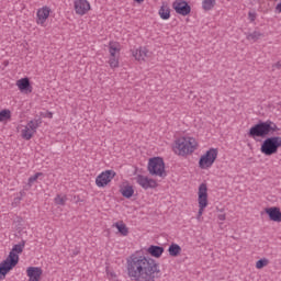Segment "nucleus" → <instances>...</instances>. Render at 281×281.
<instances>
[{"mask_svg":"<svg viewBox=\"0 0 281 281\" xmlns=\"http://www.w3.org/2000/svg\"><path fill=\"white\" fill-rule=\"evenodd\" d=\"M126 271L132 281H155L161 278L159 263L144 255H132L126 259Z\"/></svg>","mask_w":281,"mask_h":281,"instance_id":"nucleus-1","label":"nucleus"},{"mask_svg":"<svg viewBox=\"0 0 281 281\" xmlns=\"http://www.w3.org/2000/svg\"><path fill=\"white\" fill-rule=\"evenodd\" d=\"M280 128L273 121L260 122L249 130V137H267V135H274Z\"/></svg>","mask_w":281,"mask_h":281,"instance_id":"nucleus-2","label":"nucleus"},{"mask_svg":"<svg viewBox=\"0 0 281 281\" xmlns=\"http://www.w3.org/2000/svg\"><path fill=\"white\" fill-rule=\"evenodd\" d=\"M196 150V139L192 137H181L176 140V153L178 155H192Z\"/></svg>","mask_w":281,"mask_h":281,"instance_id":"nucleus-3","label":"nucleus"},{"mask_svg":"<svg viewBox=\"0 0 281 281\" xmlns=\"http://www.w3.org/2000/svg\"><path fill=\"white\" fill-rule=\"evenodd\" d=\"M278 148H281V137L271 136L263 140L260 150L262 155H266V157H271V155H276V153H278Z\"/></svg>","mask_w":281,"mask_h":281,"instance_id":"nucleus-4","label":"nucleus"},{"mask_svg":"<svg viewBox=\"0 0 281 281\" xmlns=\"http://www.w3.org/2000/svg\"><path fill=\"white\" fill-rule=\"evenodd\" d=\"M148 172L153 177H166V164L164 162V158H150L148 161Z\"/></svg>","mask_w":281,"mask_h":281,"instance_id":"nucleus-5","label":"nucleus"},{"mask_svg":"<svg viewBox=\"0 0 281 281\" xmlns=\"http://www.w3.org/2000/svg\"><path fill=\"white\" fill-rule=\"evenodd\" d=\"M216 157H218V150L211 148L206 151V155H203L200 158L199 166L202 170H205L207 168H212L214 165V161H216Z\"/></svg>","mask_w":281,"mask_h":281,"instance_id":"nucleus-6","label":"nucleus"},{"mask_svg":"<svg viewBox=\"0 0 281 281\" xmlns=\"http://www.w3.org/2000/svg\"><path fill=\"white\" fill-rule=\"evenodd\" d=\"M16 265H19V255L9 254V257L0 263V276H5Z\"/></svg>","mask_w":281,"mask_h":281,"instance_id":"nucleus-7","label":"nucleus"},{"mask_svg":"<svg viewBox=\"0 0 281 281\" xmlns=\"http://www.w3.org/2000/svg\"><path fill=\"white\" fill-rule=\"evenodd\" d=\"M199 216H203V210L207 207V184L202 183L199 187Z\"/></svg>","mask_w":281,"mask_h":281,"instance_id":"nucleus-8","label":"nucleus"},{"mask_svg":"<svg viewBox=\"0 0 281 281\" xmlns=\"http://www.w3.org/2000/svg\"><path fill=\"white\" fill-rule=\"evenodd\" d=\"M115 177V171L113 170H106L103 171L101 175H99L95 179V184L98 188H104L105 186H109L111 183V180H113Z\"/></svg>","mask_w":281,"mask_h":281,"instance_id":"nucleus-9","label":"nucleus"},{"mask_svg":"<svg viewBox=\"0 0 281 281\" xmlns=\"http://www.w3.org/2000/svg\"><path fill=\"white\" fill-rule=\"evenodd\" d=\"M135 180H136V183H138V186H140V188H143L144 190H150L153 188H157V181L148 177H145L143 175H138L135 178Z\"/></svg>","mask_w":281,"mask_h":281,"instance_id":"nucleus-10","label":"nucleus"},{"mask_svg":"<svg viewBox=\"0 0 281 281\" xmlns=\"http://www.w3.org/2000/svg\"><path fill=\"white\" fill-rule=\"evenodd\" d=\"M75 12L79 14V16H85L91 10V4L87 0H75Z\"/></svg>","mask_w":281,"mask_h":281,"instance_id":"nucleus-11","label":"nucleus"},{"mask_svg":"<svg viewBox=\"0 0 281 281\" xmlns=\"http://www.w3.org/2000/svg\"><path fill=\"white\" fill-rule=\"evenodd\" d=\"M173 10H176L177 14H181L182 16H188L191 12V8L188 5V2L183 0H176L172 4Z\"/></svg>","mask_w":281,"mask_h":281,"instance_id":"nucleus-12","label":"nucleus"},{"mask_svg":"<svg viewBox=\"0 0 281 281\" xmlns=\"http://www.w3.org/2000/svg\"><path fill=\"white\" fill-rule=\"evenodd\" d=\"M26 276L29 281H41V277L43 276V269L38 267H29L26 269Z\"/></svg>","mask_w":281,"mask_h":281,"instance_id":"nucleus-13","label":"nucleus"},{"mask_svg":"<svg viewBox=\"0 0 281 281\" xmlns=\"http://www.w3.org/2000/svg\"><path fill=\"white\" fill-rule=\"evenodd\" d=\"M52 12V9L49 7H43L37 10V24L38 25H45V21L49 19V13Z\"/></svg>","mask_w":281,"mask_h":281,"instance_id":"nucleus-14","label":"nucleus"},{"mask_svg":"<svg viewBox=\"0 0 281 281\" xmlns=\"http://www.w3.org/2000/svg\"><path fill=\"white\" fill-rule=\"evenodd\" d=\"M266 214H268L270 221L274 223H281V212L278 207L266 209Z\"/></svg>","mask_w":281,"mask_h":281,"instance_id":"nucleus-15","label":"nucleus"},{"mask_svg":"<svg viewBox=\"0 0 281 281\" xmlns=\"http://www.w3.org/2000/svg\"><path fill=\"white\" fill-rule=\"evenodd\" d=\"M132 56H134L135 60L138 61L146 60V58H148V49H146L145 47L136 48L132 50Z\"/></svg>","mask_w":281,"mask_h":281,"instance_id":"nucleus-16","label":"nucleus"},{"mask_svg":"<svg viewBox=\"0 0 281 281\" xmlns=\"http://www.w3.org/2000/svg\"><path fill=\"white\" fill-rule=\"evenodd\" d=\"M147 254L153 258H161L164 256V247L151 245L146 249Z\"/></svg>","mask_w":281,"mask_h":281,"instance_id":"nucleus-17","label":"nucleus"},{"mask_svg":"<svg viewBox=\"0 0 281 281\" xmlns=\"http://www.w3.org/2000/svg\"><path fill=\"white\" fill-rule=\"evenodd\" d=\"M110 57H120V43L111 42L109 44Z\"/></svg>","mask_w":281,"mask_h":281,"instance_id":"nucleus-18","label":"nucleus"},{"mask_svg":"<svg viewBox=\"0 0 281 281\" xmlns=\"http://www.w3.org/2000/svg\"><path fill=\"white\" fill-rule=\"evenodd\" d=\"M158 13L160 19H164V21H168V19H170V8L168 4H162Z\"/></svg>","mask_w":281,"mask_h":281,"instance_id":"nucleus-19","label":"nucleus"},{"mask_svg":"<svg viewBox=\"0 0 281 281\" xmlns=\"http://www.w3.org/2000/svg\"><path fill=\"white\" fill-rule=\"evenodd\" d=\"M168 254L172 258H177V256L181 254V246H179L178 244H171L168 248Z\"/></svg>","mask_w":281,"mask_h":281,"instance_id":"nucleus-20","label":"nucleus"},{"mask_svg":"<svg viewBox=\"0 0 281 281\" xmlns=\"http://www.w3.org/2000/svg\"><path fill=\"white\" fill-rule=\"evenodd\" d=\"M16 87L20 89V91H27V89H30V79L22 78V79L18 80Z\"/></svg>","mask_w":281,"mask_h":281,"instance_id":"nucleus-21","label":"nucleus"},{"mask_svg":"<svg viewBox=\"0 0 281 281\" xmlns=\"http://www.w3.org/2000/svg\"><path fill=\"white\" fill-rule=\"evenodd\" d=\"M113 227H116V229L121 233V236H128V227H126L124 222H116L113 224Z\"/></svg>","mask_w":281,"mask_h":281,"instance_id":"nucleus-22","label":"nucleus"},{"mask_svg":"<svg viewBox=\"0 0 281 281\" xmlns=\"http://www.w3.org/2000/svg\"><path fill=\"white\" fill-rule=\"evenodd\" d=\"M121 194L125 199H131V196H133V194H135V190L131 186H125L121 189Z\"/></svg>","mask_w":281,"mask_h":281,"instance_id":"nucleus-23","label":"nucleus"},{"mask_svg":"<svg viewBox=\"0 0 281 281\" xmlns=\"http://www.w3.org/2000/svg\"><path fill=\"white\" fill-rule=\"evenodd\" d=\"M23 249H25V240L14 245L10 254H13V256H19V254H23Z\"/></svg>","mask_w":281,"mask_h":281,"instance_id":"nucleus-24","label":"nucleus"},{"mask_svg":"<svg viewBox=\"0 0 281 281\" xmlns=\"http://www.w3.org/2000/svg\"><path fill=\"white\" fill-rule=\"evenodd\" d=\"M262 33L255 31L252 33H248L246 38L247 41H251L252 43H256V41H260V38H262Z\"/></svg>","mask_w":281,"mask_h":281,"instance_id":"nucleus-25","label":"nucleus"},{"mask_svg":"<svg viewBox=\"0 0 281 281\" xmlns=\"http://www.w3.org/2000/svg\"><path fill=\"white\" fill-rule=\"evenodd\" d=\"M216 5V0H203L202 1V8L206 12L212 10Z\"/></svg>","mask_w":281,"mask_h":281,"instance_id":"nucleus-26","label":"nucleus"},{"mask_svg":"<svg viewBox=\"0 0 281 281\" xmlns=\"http://www.w3.org/2000/svg\"><path fill=\"white\" fill-rule=\"evenodd\" d=\"M22 137H23V139L30 140L31 137H34V132L32 130H30L26 125L22 130Z\"/></svg>","mask_w":281,"mask_h":281,"instance_id":"nucleus-27","label":"nucleus"},{"mask_svg":"<svg viewBox=\"0 0 281 281\" xmlns=\"http://www.w3.org/2000/svg\"><path fill=\"white\" fill-rule=\"evenodd\" d=\"M41 126V121L38 120H33L30 121L26 125L33 133H36V130Z\"/></svg>","mask_w":281,"mask_h":281,"instance_id":"nucleus-28","label":"nucleus"},{"mask_svg":"<svg viewBox=\"0 0 281 281\" xmlns=\"http://www.w3.org/2000/svg\"><path fill=\"white\" fill-rule=\"evenodd\" d=\"M109 65L111 69H115L120 67V57H110Z\"/></svg>","mask_w":281,"mask_h":281,"instance_id":"nucleus-29","label":"nucleus"},{"mask_svg":"<svg viewBox=\"0 0 281 281\" xmlns=\"http://www.w3.org/2000/svg\"><path fill=\"white\" fill-rule=\"evenodd\" d=\"M55 203L56 205H65L67 203V195H56Z\"/></svg>","mask_w":281,"mask_h":281,"instance_id":"nucleus-30","label":"nucleus"},{"mask_svg":"<svg viewBox=\"0 0 281 281\" xmlns=\"http://www.w3.org/2000/svg\"><path fill=\"white\" fill-rule=\"evenodd\" d=\"M10 117H11L10 110H2V111H0V122H3L5 120H10Z\"/></svg>","mask_w":281,"mask_h":281,"instance_id":"nucleus-31","label":"nucleus"},{"mask_svg":"<svg viewBox=\"0 0 281 281\" xmlns=\"http://www.w3.org/2000/svg\"><path fill=\"white\" fill-rule=\"evenodd\" d=\"M269 265V260L267 259H260L256 262V268L257 269H263V267H267Z\"/></svg>","mask_w":281,"mask_h":281,"instance_id":"nucleus-32","label":"nucleus"},{"mask_svg":"<svg viewBox=\"0 0 281 281\" xmlns=\"http://www.w3.org/2000/svg\"><path fill=\"white\" fill-rule=\"evenodd\" d=\"M42 172H37L34 176L29 178V186H32L35 181H37V179L42 176Z\"/></svg>","mask_w":281,"mask_h":281,"instance_id":"nucleus-33","label":"nucleus"},{"mask_svg":"<svg viewBox=\"0 0 281 281\" xmlns=\"http://www.w3.org/2000/svg\"><path fill=\"white\" fill-rule=\"evenodd\" d=\"M276 69H281V63L280 61L272 65V71H276Z\"/></svg>","mask_w":281,"mask_h":281,"instance_id":"nucleus-34","label":"nucleus"},{"mask_svg":"<svg viewBox=\"0 0 281 281\" xmlns=\"http://www.w3.org/2000/svg\"><path fill=\"white\" fill-rule=\"evenodd\" d=\"M248 16H249V20H250V21H256V13L249 12V13H248Z\"/></svg>","mask_w":281,"mask_h":281,"instance_id":"nucleus-35","label":"nucleus"},{"mask_svg":"<svg viewBox=\"0 0 281 281\" xmlns=\"http://www.w3.org/2000/svg\"><path fill=\"white\" fill-rule=\"evenodd\" d=\"M217 218L218 221H225V214H220Z\"/></svg>","mask_w":281,"mask_h":281,"instance_id":"nucleus-36","label":"nucleus"},{"mask_svg":"<svg viewBox=\"0 0 281 281\" xmlns=\"http://www.w3.org/2000/svg\"><path fill=\"white\" fill-rule=\"evenodd\" d=\"M136 3H143L144 0H135Z\"/></svg>","mask_w":281,"mask_h":281,"instance_id":"nucleus-37","label":"nucleus"},{"mask_svg":"<svg viewBox=\"0 0 281 281\" xmlns=\"http://www.w3.org/2000/svg\"><path fill=\"white\" fill-rule=\"evenodd\" d=\"M48 117H52V113L48 114Z\"/></svg>","mask_w":281,"mask_h":281,"instance_id":"nucleus-38","label":"nucleus"}]
</instances>
